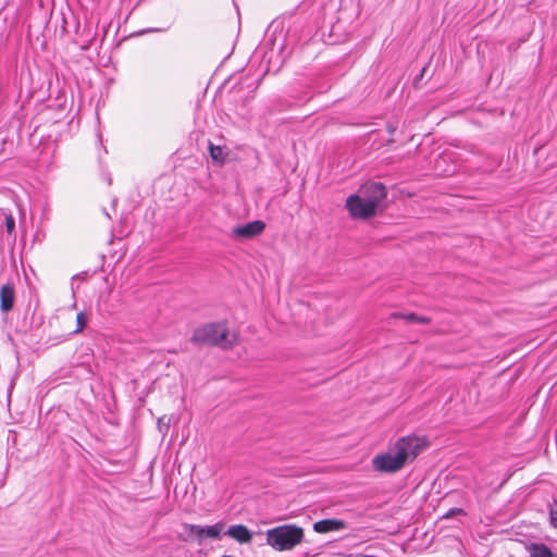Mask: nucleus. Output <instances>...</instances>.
<instances>
[{
  "instance_id": "nucleus-18",
  "label": "nucleus",
  "mask_w": 557,
  "mask_h": 557,
  "mask_svg": "<svg viewBox=\"0 0 557 557\" xmlns=\"http://www.w3.org/2000/svg\"><path fill=\"white\" fill-rule=\"evenodd\" d=\"M294 12H285V13H282L281 17H285L286 15L288 16H292Z\"/></svg>"
},
{
  "instance_id": "nucleus-12",
  "label": "nucleus",
  "mask_w": 557,
  "mask_h": 557,
  "mask_svg": "<svg viewBox=\"0 0 557 557\" xmlns=\"http://www.w3.org/2000/svg\"><path fill=\"white\" fill-rule=\"evenodd\" d=\"M530 557H554V554L545 544H533Z\"/></svg>"
},
{
  "instance_id": "nucleus-20",
  "label": "nucleus",
  "mask_w": 557,
  "mask_h": 557,
  "mask_svg": "<svg viewBox=\"0 0 557 557\" xmlns=\"http://www.w3.org/2000/svg\"><path fill=\"white\" fill-rule=\"evenodd\" d=\"M159 424H164L163 418L159 419Z\"/></svg>"
},
{
  "instance_id": "nucleus-16",
  "label": "nucleus",
  "mask_w": 557,
  "mask_h": 557,
  "mask_svg": "<svg viewBox=\"0 0 557 557\" xmlns=\"http://www.w3.org/2000/svg\"><path fill=\"white\" fill-rule=\"evenodd\" d=\"M5 230L8 234H13L15 230V220L12 214L5 216Z\"/></svg>"
},
{
  "instance_id": "nucleus-15",
  "label": "nucleus",
  "mask_w": 557,
  "mask_h": 557,
  "mask_svg": "<svg viewBox=\"0 0 557 557\" xmlns=\"http://www.w3.org/2000/svg\"><path fill=\"white\" fill-rule=\"evenodd\" d=\"M549 520L550 524L557 529V498L554 499L549 507Z\"/></svg>"
},
{
  "instance_id": "nucleus-7",
  "label": "nucleus",
  "mask_w": 557,
  "mask_h": 557,
  "mask_svg": "<svg viewBox=\"0 0 557 557\" xmlns=\"http://www.w3.org/2000/svg\"><path fill=\"white\" fill-rule=\"evenodd\" d=\"M265 228L264 222L260 220H256L252 222H248L244 225H238L233 228L232 235L236 238H253L261 234Z\"/></svg>"
},
{
  "instance_id": "nucleus-4",
  "label": "nucleus",
  "mask_w": 557,
  "mask_h": 557,
  "mask_svg": "<svg viewBox=\"0 0 557 557\" xmlns=\"http://www.w3.org/2000/svg\"><path fill=\"white\" fill-rule=\"evenodd\" d=\"M182 539L186 542L197 541L201 544L206 539L218 540L224 529L223 522L213 525L202 527L198 524L183 523Z\"/></svg>"
},
{
  "instance_id": "nucleus-3",
  "label": "nucleus",
  "mask_w": 557,
  "mask_h": 557,
  "mask_svg": "<svg viewBox=\"0 0 557 557\" xmlns=\"http://www.w3.org/2000/svg\"><path fill=\"white\" fill-rule=\"evenodd\" d=\"M302 539V528L295 524H284L267 531V543L280 552L293 549Z\"/></svg>"
},
{
  "instance_id": "nucleus-14",
  "label": "nucleus",
  "mask_w": 557,
  "mask_h": 557,
  "mask_svg": "<svg viewBox=\"0 0 557 557\" xmlns=\"http://www.w3.org/2000/svg\"><path fill=\"white\" fill-rule=\"evenodd\" d=\"M87 325V317L84 312H79L76 317V329L71 332V334H76L82 332Z\"/></svg>"
},
{
  "instance_id": "nucleus-11",
  "label": "nucleus",
  "mask_w": 557,
  "mask_h": 557,
  "mask_svg": "<svg viewBox=\"0 0 557 557\" xmlns=\"http://www.w3.org/2000/svg\"><path fill=\"white\" fill-rule=\"evenodd\" d=\"M391 317L392 318H403L409 323L429 324L431 322L430 318L421 317L416 313H408V314L393 313Z\"/></svg>"
},
{
  "instance_id": "nucleus-8",
  "label": "nucleus",
  "mask_w": 557,
  "mask_h": 557,
  "mask_svg": "<svg viewBox=\"0 0 557 557\" xmlns=\"http://www.w3.org/2000/svg\"><path fill=\"white\" fill-rule=\"evenodd\" d=\"M225 535H228L236 542L240 544H248L252 541L251 531L244 524H235L231 525L225 532Z\"/></svg>"
},
{
  "instance_id": "nucleus-10",
  "label": "nucleus",
  "mask_w": 557,
  "mask_h": 557,
  "mask_svg": "<svg viewBox=\"0 0 557 557\" xmlns=\"http://www.w3.org/2000/svg\"><path fill=\"white\" fill-rule=\"evenodd\" d=\"M345 528V522L338 519H323L314 522L313 530L318 533L339 531Z\"/></svg>"
},
{
  "instance_id": "nucleus-9",
  "label": "nucleus",
  "mask_w": 557,
  "mask_h": 557,
  "mask_svg": "<svg viewBox=\"0 0 557 557\" xmlns=\"http://www.w3.org/2000/svg\"><path fill=\"white\" fill-rule=\"evenodd\" d=\"M15 301L14 286L11 283L4 284L0 288V310L9 312L13 309Z\"/></svg>"
},
{
  "instance_id": "nucleus-2",
  "label": "nucleus",
  "mask_w": 557,
  "mask_h": 557,
  "mask_svg": "<svg viewBox=\"0 0 557 557\" xmlns=\"http://www.w3.org/2000/svg\"><path fill=\"white\" fill-rule=\"evenodd\" d=\"M190 342L195 345L218 346L224 349L233 347L236 342L235 335L231 336L225 323H208L197 327Z\"/></svg>"
},
{
  "instance_id": "nucleus-6",
  "label": "nucleus",
  "mask_w": 557,
  "mask_h": 557,
  "mask_svg": "<svg viewBox=\"0 0 557 557\" xmlns=\"http://www.w3.org/2000/svg\"><path fill=\"white\" fill-rule=\"evenodd\" d=\"M361 194L368 201H373L374 207L377 208L386 198L387 191L383 183L372 182L362 187Z\"/></svg>"
},
{
  "instance_id": "nucleus-17",
  "label": "nucleus",
  "mask_w": 557,
  "mask_h": 557,
  "mask_svg": "<svg viewBox=\"0 0 557 557\" xmlns=\"http://www.w3.org/2000/svg\"><path fill=\"white\" fill-rule=\"evenodd\" d=\"M462 513H465V512H463V510L461 508H451L446 513L443 515V518L444 519H448V518H451L455 515H462Z\"/></svg>"
},
{
  "instance_id": "nucleus-1",
  "label": "nucleus",
  "mask_w": 557,
  "mask_h": 557,
  "mask_svg": "<svg viewBox=\"0 0 557 557\" xmlns=\"http://www.w3.org/2000/svg\"><path fill=\"white\" fill-rule=\"evenodd\" d=\"M426 442L418 436H404L384 454L372 459L375 471L394 473L403 469L407 461H412L425 448Z\"/></svg>"
},
{
  "instance_id": "nucleus-13",
  "label": "nucleus",
  "mask_w": 557,
  "mask_h": 557,
  "mask_svg": "<svg viewBox=\"0 0 557 557\" xmlns=\"http://www.w3.org/2000/svg\"><path fill=\"white\" fill-rule=\"evenodd\" d=\"M208 149H209L210 157L212 158V160L214 162H218L220 164H222L224 162L225 154H224L223 148L221 146H215L212 143H209Z\"/></svg>"
},
{
  "instance_id": "nucleus-19",
  "label": "nucleus",
  "mask_w": 557,
  "mask_h": 557,
  "mask_svg": "<svg viewBox=\"0 0 557 557\" xmlns=\"http://www.w3.org/2000/svg\"><path fill=\"white\" fill-rule=\"evenodd\" d=\"M159 424H164L163 418L159 419Z\"/></svg>"
},
{
  "instance_id": "nucleus-5",
  "label": "nucleus",
  "mask_w": 557,
  "mask_h": 557,
  "mask_svg": "<svg viewBox=\"0 0 557 557\" xmlns=\"http://www.w3.org/2000/svg\"><path fill=\"white\" fill-rule=\"evenodd\" d=\"M346 208L354 219H369L376 213L373 201H368L362 195H350L346 200Z\"/></svg>"
}]
</instances>
